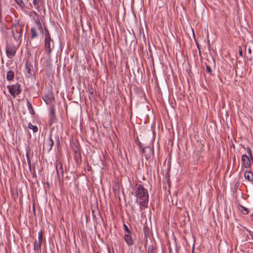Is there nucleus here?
I'll use <instances>...</instances> for the list:
<instances>
[{
    "label": "nucleus",
    "mask_w": 253,
    "mask_h": 253,
    "mask_svg": "<svg viewBox=\"0 0 253 253\" xmlns=\"http://www.w3.org/2000/svg\"><path fill=\"white\" fill-rule=\"evenodd\" d=\"M131 194L136 197L135 202L139 206L140 211L148 207L149 193L147 189L140 184H136L133 188Z\"/></svg>",
    "instance_id": "obj_1"
},
{
    "label": "nucleus",
    "mask_w": 253,
    "mask_h": 253,
    "mask_svg": "<svg viewBox=\"0 0 253 253\" xmlns=\"http://www.w3.org/2000/svg\"><path fill=\"white\" fill-rule=\"evenodd\" d=\"M23 27L24 25L20 24L18 22L12 24L11 26V32L13 38L16 41L20 40L22 36Z\"/></svg>",
    "instance_id": "obj_2"
},
{
    "label": "nucleus",
    "mask_w": 253,
    "mask_h": 253,
    "mask_svg": "<svg viewBox=\"0 0 253 253\" xmlns=\"http://www.w3.org/2000/svg\"><path fill=\"white\" fill-rule=\"evenodd\" d=\"M7 87L9 93L14 98L15 97L16 95L20 94L22 92L21 85L18 83L11 85H8Z\"/></svg>",
    "instance_id": "obj_3"
},
{
    "label": "nucleus",
    "mask_w": 253,
    "mask_h": 253,
    "mask_svg": "<svg viewBox=\"0 0 253 253\" xmlns=\"http://www.w3.org/2000/svg\"><path fill=\"white\" fill-rule=\"evenodd\" d=\"M44 46L45 52L50 56L54 47V42L51 38H44Z\"/></svg>",
    "instance_id": "obj_4"
},
{
    "label": "nucleus",
    "mask_w": 253,
    "mask_h": 253,
    "mask_svg": "<svg viewBox=\"0 0 253 253\" xmlns=\"http://www.w3.org/2000/svg\"><path fill=\"white\" fill-rule=\"evenodd\" d=\"M55 168L57 177L60 180L61 177L63 178L64 170L62 164L59 160H56L55 161Z\"/></svg>",
    "instance_id": "obj_5"
},
{
    "label": "nucleus",
    "mask_w": 253,
    "mask_h": 253,
    "mask_svg": "<svg viewBox=\"0 0 253 253\" xmlns=\"http://www.w3.org/2000/svg\"><path fill=\"white\" fill-rule=\"evenodd\" d=\"M17 47L14 45H8L6 46V54L8 58H13L16 52Z\"/></svg>",
    "instance_id": "obj_6"
},
{
    "label": "nucleus",
    "mask_w": 253,
    "mask_h": 253,
    "mask_svg": "<svg viewBox=\"0 0 253 253\" xmlns=\"http://www.w3.org/2000/svg\"><path fill=\"white\" fill-rule=\"evenodd\" d=\"M142 153L145 155L146 159L149 160L152 156L153 154V150L150 146H144L141 148Z\"/></svg>",
    "instance_id": "obj_7"
},
{
    "label": "nucleus",
    "mask_w": 253,
    "mask_h": 253,
    "mask_svg": "<svg viewBox=\"0 0 253 253\" xmlns=\"http://www.w3.org/2000/svg\"><path fill=\"white\" fill-rule=\"evenodd\" d=\"M72 149L74 153V159L77 162H78L79 161L81 160V154L78 145L74 143Z\"/></svg>",
    "instance_id": "obj_8"
},
{
    "label": "nucleus",
    "mask_w": 253,
    "mask_h": 253,
    "mask_svg": "<svg viewBox=\"0 0 253 253\" xmlns=\"http://www.w3.org/2000/svg\"><path fill=\"white\" fill-rule=\"evenodd\" d=\"M242 166L246 168H250L251 163L249 157L246 154H243L241 158Z\"/></svg>",
    "instance_id": "obj_9"
},
{
    "label": "nucleus",
    "mask_w": 253,
    "mask_h": 253,
    "mask_svg": "<svg viewBox=\"0 0 253 253\" xmlns=\"http://www.w3.org/2000/svg\"><path fill=\"white\" fill-rule=\"evenodd\" d=\"M42 99L46 104H50L54 101V97L52 92H48L43 96Z\"/></svg>",
    "instance_id": "obj_10"
},
{
    "label": "nucleus",
    "mask_w": 253,
    "mask_h": 253,
    "mask_svg": "<svg viewBox=\"0 0 253 253\" xmlns=\"http://www.w3.org/2000/svg\"><path fill=\"white\" fill-rule=\"evenodd\" d=\"M33 67L32 64L29 61H27L26 63V69L25 70L27 73V76L30 77L33 75Z\"/></svg>",
    "instance_id": "obj_11"
},
{
    "label": "nucleus",
    "mask_w": 253,
    "mask_h": 253,
    "mask_svg": "<svg viewBox=\"0 0 253 253\" xmlns=\"http://www.w3.org/2000/svg\"><path fill=\"white\" fill-rule=\"evenodd\" d=\"M132 235V234H125L124 235V240L128 246H131L134 244Z\"/></svg>",
    "instance_id": "obj_12"
},
{
    "label": "nucleus",
    "mask_w": 253,
    "mask_h": 253,
    "mask_svg": "<svg viewBox=\"0 0 253 253\" xmlns=\"http://www.w3.org/2000/svg\"><path fill=\"white\" fill-rule=\"evenodd\" d=\"M55 112H50L48 116L49 118V121L48 124L49 126H51L52 124H54L57 122V119Z\"/></svg>",
    "instance_id": "obj_13"
},
{
    "label": "nucleus",
    "mask_w": 253,
    "mask_h": 253,
    "mask_svg": "<svg viewBox=\"0 0 253 253\" xmlns=\"http://www.w3.org/2000/svg\"><path fill=\"white\" fill-rule=\"evenodd\" d=\"M42 243L37 242L36 240L34 243V250L35 253H41V246Z\"/></svg>",
    "instance_id": "obj_14"
},
{
    "label": "nucleus",
    "mask_w": 253,
    "mask_h": 253,
    "mask_svg": "<svg viewBox=\"0 0 253 253\" xmlns=\"http://www.w3.org/2000/svg\"><path fill=\"white\" fill-rule=\"evenodd\" d=\"M157 246L155 242L148 247L147 253H157Z\"/></svg>",
    "instance_id": "obj_15"
},
{
    "label": "nucleus",
    "mask_w": 253,
    "mask_h": 253,
    "mask_svg": "<svg viewBox=\"0 0 253 253\" xmlns=\"http://www.w3.org/2000/svg\"><path fill=\"white\" fill-rule=\"evenodd\" d=\"M244 177L250 181H253V173L251 170H246L244 173Z\"/></svg>",
    "instance_id": "obj_16"
},
{
    "label": "nucleus",
    "mask_w": 253,
    "mask_h": 253,
    "mask_svg": "<svg viewBox=\"0 0 253 253\" xmlns=\"http://www.w3.org/2000/svg\"><path fill=\"white\" fill-rule=\"evenodd\" d=\"M38 36V32L35 27H33L30 30V39H34Z\"/></svg>",
    "instance_id": "obj_17"
},
{
    "label": "nucleus",
    "mask_w": 253,
    "mask_h": 253,
    "mask_svg": "<svg viewBox=\"0 0 253 253\" xmlns=\"http://www.w3.org/2000/svg\"><path fill=\"white\" fill-rule=\"evenodd\" d=\"M238 208L241 213L244 215L248 214L249 212V210L248 209L240 204L239 205Z\"/></svg>",
    "instance_id": "obj_18"
},
{
    "label": "nucleus",
    "mask_w": 253,
    "mask_h": 253,
    "mask_svg": "<svg viewBox=\"0 0 253 253\" xmlns=\"http://www.w3.org/2000/svg\"><path fill=\"white\" fill-rule=\"evenodd\" d=\"M34 22H35L36 25L37 26L38 29L40 31V32L42 34H43V29L42 23H41V22L40 21V18L38 19V20L35 21Z\"/></svg>",
    "instance_id": "obj_19"
},
{
    "label": "nucleus",
    "mask_w": 253,
    "mask_h": 253,
    "mask_svg": "<svg viewBox=\"0 0 253 253\" xmlns=\"http://www.w3.org/2000/svg\"><path fill=\"white\" fill-rule=\"evenodd\" d=\"M6 79L7 81H12L14 78V73L12 70H9L6 74Z\"/></svg>",
    "instance_id": "obj_20"
},
{
    "label": "nucleus",
    "mask_w": 253,
    "mask_h": 253,
    "mask_svg": "<svg viewBox=\"0 0 253 253\" xmlns=\"http://www.w3.org/2000/svg\"><path fill=\"white\" fill-rule=\"evenodd\" d=\"M29 15L34 21L39 19L38 13L34 10L30 12Z\"/></svg>",
    "instance_id": "obj_21"
},
{
    "label": "nucleus",
    "mask_w": 253,
    "mask_h": 253,
    "mask_svg": "<svg viewBox=\"0 0 253 253\" xmlns=\"http://www.w3.org/2000/svg\"><path fill=\"white\" fill-rule=\"evenodd\" d=\"M36 6V8L39 11H41L43 7V4L42 1L41 0H39V2L36 3V5H34Z\"/></svg>",
    "instance_id": "obj_22"
},
{
    "label": "nucleus",
    "mask_w": 253,
    "mask_h": 253,
    "mask_svg": "<svg viewBox=\"0 0 253 253\" xmlns=\"http://www.w3.org/2000/svg\"><path fill=\"white\" fill-rule=\"evenodd\" d=\"M28 127L32 129L33 132L35 133L38 131V128L37 126L33 125L31 123L28 124Z\"/></svg>",
    "instance_id": "obj_23"
},
{
    "label": "nucleus",
    "mask_w": 253,
    "mask_h": 253,
    "mask_svg": "<svg viewBox=\"0 0 253 253\" xmlns=\"http://www.w3.org/2000/svg\"><path fill=\"white\" fill-rule=\"evenodd\" d=\"M16 3L18 5V6L23 9L25 7V4L23 0H14Z\"/></svg>",
    "instance_id": "obj_24"
},
{
    "label": "nucleus",
    "mask_w": 253,
    "mask_h": 253,
    "mask_svg": "<svg viewBox=\"0 0 253 253\" xmlns=\"http://www.w3.org/2000/svg\"><path fill=\"white\" fill-rule=\"evenodd\" d=\"M133 91L137 95H140L142 93V89L140 87L134 85L133 88Z\"/></svg>",
    "instance_id": "obj_25"
},
{
    "label": "nucleus",
    "mask_w": 253,
    "mask_h": 253,
    "mask_svg": "<svg viewBox=\"0 0 253 253\" xmlns=\"http://www.w3.org/2000/svg\"><path fill=\"white\" fill-rule=\"evenodd\" d=\"M26 158L28 157H33V153H32V154H31V149L30 146H28L26 147Z\"/></svg>",
    "instance_id": "obj_26"
},
{
    "label": "nucleus",
    "mask_w": 253,
    "mask_h": 253,
    "mask_svg": "<svg viewBox=\"0 0 253 253\" xmlns=\"http://www.w3.org/2000/svg\"><path fill=\"white\" fill-rule=\"evenodd\" d=\"M145 236H148L150 234V229L147 226H144L143 228Z\"/></svg>",
    "instance_id": "obj_27"
},
{
    "label": "nucleus",
    "mask_w": 253,
    "mask_h": 253,
    "mask_svg": "<svg viewBox=\"0 0 253 253\" xmlns=\"http://www.w3.org/2000/svg\"><path fill=\"white\" fill-rule=\"evenodd\" d=\"M44 38H51V36L50 35L49 32L47 28L46 27H44Z\"/></svg>",
    "instance_id": "obj_28"
},
{
    "label": "nucleus",
    "mask_w": 253,
    "mask_h": 253,
    "mask_svg": "<svg viewBox=\"0 0 253 253\" xmlns=\"http://www.w3.org/2000/svg\"><path fill=\"white\" fill-rule=\"evenodd\" d=\"M53 144H54V142L51 138V134H50L49 138V143H48V145L49 146V150H50L52 149Z\"/></svg>",
    "instance_id": "obj_29"
},
{
    "label": "nucleus",
    "mask_w": 253,
    "mask_h": 253,
    "mask_svg": "<svg viewBox=\"0 0 253 253\" xmlns=\"http://www.w3.org/2000/svg\"><path fill=\"white\" fill-rule=\"evenodd\" d=\"M135 143H136L137 145H138L139 146V147L140 148H142L144 146H145V144H143V143H142L140 141V140H139V139H138V137H137V138L135 139Z\"/></svg>",
    "instance_id": "obj_30"
},
{
    "label": "nucleus",
    "mask_w": 253,
    "mask_h": 253,
    "mask_svg": "<svg viewBox=\"0 0 253 253\" xmlns=\"http://www.w3.org/2000/svg\"><path fill=\"white\" fill-rule=\"evenodd\" d=\"M26 102L29 111H34L31 102L28 99H27Z\"/></svg>",
    "instance_id": "obj_31"
},
{
    "label": "nucleus",
    "mask_w": 253,
    "mask_h": 253,
    "mask_svg": "<svg viewBox=\"0 0 253 253\" xmlns=\"http://www.w3.org/2000/svg\"><path fill=\"white\" fill-rule=\"evenodd\" d=\"M124 228L126 233L125 234H132V232L129 229L128 227L125 224H124Z\"/></svg>",
    "instance_id": "obj_32"
},
{
    "label": "nucleus",
    "mask_w": 253,
    "mask_h": 253,
    "mask_svg": "<svg viewBox=\"0 0 253 253\" xmlns=\"http://www.w3.org/2000/svg\"><path fill=\"white\" fill-rule=\"evenodd\" d=\"M88 89L89 94L92 96H94V90L92 86L91 85L88 86Z\"/></svg>",
    "instance_id": "obj_33"
},
{
    "label": "nucleus",
    "mask_w": 253,
    "mask_h": 253,
    "mask_svg": "<svg viewBox=\"0 0 253 253\" xmlns=\"http://www.w3.org/2000/svg\"><path fill=\"white\" fill-rule=\"evenodd\" d=\"M37 242L42 243V231L38 232V240Z\"/></svg>",
    "instance_id": "obj_34"
},
{
    "label": "nucleus",
    "mask_w": 253,
    "mask_h": 253,
    "mask_svg": "<svg viewBox=\"0 0 253 253\" xmlns=\"http://www.w3.org/2000/svg\"><path fill=\"white\" fill-rule=\"evenodd\" d=\"M206 71L209 73L210 75H212V71H211V67L207 65L206 63Z\"/></svg>",
    "instance_id": "obj_35"
},
{
    "label": "nucleus",
    "mask_w": 253,
    "mask_h": 253,
    "mask_svg": "<svg viewBox=\"0 0 253 253\" xmlns=\"http://www.w3.org/2000/svg\"><path fill=\"white\" fill-rule=\"evenodd\" d=\"M31 158L32 157L27 158V163L28 164V166H29V169L30 170L31 169Z\"/></svg>",
    "instance_id": "obj_36"
},
{
    "label": "nucleus",
    "mask_w": 253,
    "mask_h": 253,
    "mask_svg": "<svg viewBox=\"0 0 253 253\" xmlns=\"http://www.w3.org/2000/svg\"><path fill=\"white\" fill-rule=\"evenodd\" d=\"M247 152H248V154L251 158L252 157V150H251V148L250 147H248L247 148Z\"/></svg>",
    "instance_id": "obj_37"
},
{
    "label": "nucleus",
    "mask_w": 253,
    "mask_h": 253,
    "mask_svg": "<svg viewBox=\"0 0 253 253\" xmlns=\"http://www.w3.org/2000/svg\"><path fill=\"white\" fill-rule=\"evenodd\" d=\"M246 231L248 232L249 235L251 236L252 239L253 240V232L248 229H246Z\"/></svg>",
    "instance_id": "obj_38"
},
{
    "label": "nucleus",
    "mask_w": 253,
    "mask_h": 253,
    "mask_svg": "<svg viewBox=\"0 0 253 253\" xmlns=\"http://www.w3.org/2000/svg\"><path fill=\"white\" fill-rule=\"evenodd\" d=\"M2 15V6H1V0H0V18Z\"/></svg>",
    "instance_id": "obj_39"
},
{
    "label": "nucleus",
    "mask_w": 253,
    "mask_h": 253,
    "mask_svg": "<svg viewBox=\"0 0 253 253\" xmlns=\"http://www.w3.org/2000/svg\"><path fill=\"white\" fill-rule=\"evenodd\" d=\"M29 43H30V45L33 48H36L38 46V44H32L31 42H30Z\"/></svg>",
    "instance_id": "obj_40"
},
{
    "label": "nucleus",
    "mask_w": 253,
    "mask_h": 253,
    "mask_svg": "<svg viewBox=\"0 0 253 253\" xmlns=\"http://www.w3.org/2000/svg\"><path fill=\"white\" fill-rule=\"evenodd\" d=\"M239 54L240 56H241L242 57L243 56L242 49L241 47H239Z\"/></svg>",
    "instance_id": "obj_41"
},
{
    "label": "nucleus",
    "mask_w": 253,
    "mask_h": 253,
    "mask_svg": "<svg viewBox=\"0 0 253 253\" xmlns=\"http://www.w3.org/2000/svg\"><path fill=\"white\" fill-rule=\"evenodd\" d=\"M196 46H197V48H198L199 54H201V50H200V44L196 41Z\"/></svg>",
    "instance_id": "obj_42"
},
{
    "label": "nucleus",
    "mask_w": 253,
    "mask_h": 253,
    "mask_svg": "<svg viewBox=\"0 0 253 253\" xmlns=\"http://www.w3.org/2000/svg\"><path fill=\"white\" fill-rule=\"evenodd\" d=\"M87 169L88 171H90L91 170V167L89 166L88 163L87 162Z\"/></svg>",
    "instance_id": "obj_43"
},
{
    "label": "nucleus",
    "mask_w": 253,
    "mask_h": 253,
    "mask_svg": "<svg viewBox=\"0 0 253 253\" xmlns=\"http://www.w3.org/2000/svg\"><path fill=\"white\" fill-rule=\"evenodd\" d=\"M39 2V0H33V3L34 5H36V3H37Z\"/></svg>",
    "instance_id": "obj_44"
},
{
    "label": "nucleus",
    "mask_w": 253,
    "mask_h": 253,
    "mask_svg": "<svg viewBox=\"0 0 253 253\" xmlns=\"http://www.w3.org/2000/svg\"><path fill=\"white\" fill-rule=\"evenodd\" d=\"M57 144L58 145H59V144H60V141H59V137H58V135L57 136Z\"/></svg>",
    "instance_id": "obj_45"
},
{
    "label": "nucleus",
    "mask_w": 253,
    "mask_h": 253,
    "mask_svg": "<svg viewBox=\"0 0 253 253\" xmlns=\"http://www.w3.org/2000/svg\"><path fill=\"white\" fill-rule=\"evenodd\" d=\"M108 252L109 253H112L110 249H109ZM112 253H115L113 249H112Z\"/></svg>",
    "instance_id": "obj_46"
},
{
    "label": "nucleus",
    "mask_w": 253,
    "mask_h": 253,
    "mask_svg": "<svg viewBox=\"0 0 253 253\" xmlns=\"http://www.w3.org/2000/svg\"><path fill=\"white\" fill-rule=\"evenodd\" d=\"M30 113L32 116H34L35 115V112H30Z\"/></svg>",
    "instance_id": "obj_47"
},
{
    "label": "nucleus",
    "mask_w": 253,
    "mask_h": 253,
    "mask_svg": "<svg viewBox=\"0 0 253 253\" xmlns=\"http://www.w3.org/2000/svg\"><path fill=\"white\" fill-rule=\"evenodd\" d=\"M251 220L253 221V213L251 215Z\"/></svg>",
    "instance_id": "obj_48"
},
{
    "label": "nucleus",
    "mask_w": 253,
    "mask_h": 253,
    "mask_svg": "<svg viewBox=\"0 0 253 253\" xmlns=\"http://www.w3.org/2000/svg\"><path fill=\"white\" fill-rule=\"evenodd\" d=\"M33 211H34V213H35L36 212V210H35V207L34 206V208H33Z\"/></svg>",
    "instance_id": "obj_49"
},
{
    "label": "nucleus",
    "mask_w": 253,
    "mask_h": 253,
    "mask_svg": "<svg viewBox=\"0 0 253 253\" xmlns=\"http://www.w3.org/2000/svg\"><path fill=\"white\" fill-rule=\"evenodd\" d=\"M248 51H249V53H251L252 50H251V49L250 48L248 49Z\"/></svg>",
    "instance_id": "obj_50"
},
{
    "label": "nucleus",
    "mask_w": 253,
    "mask_h": 253,
    "mask_svg": "<svg viewBox=\"0 0 253 253\" xmlns=\"http://www.w3.org/2000/svg\"><path fill=\"white\" fill-rule=\"evenodd\" d=\"M131 116H132V111H130V117H131Z\"/></svg>",
    "instance_id": "obj_51"
},
{
    "label": "nucleus",
    "mask_w": 253,
    "mask_h": 253,
    "mask_svg": "<svg viewBox=\"0 0 253 253\" xmlns=\"http://www.w3.org/2000/svg\"><path fill=\"white\" fill-rule=\"evenodd\" d=\"M53 107H51L50 108V111H53Z\"/></svg>",
    "instance_id": "obj_52"
},
{
    "label": "nucleus",
    "mask_w": 253,
    "mask_h": 253,
    "mask_svg": "<svg viewBox=\"0 0 253 253\" xmlns=\"http://www.w3.org/2000/svg\"><path fill=\"white\" fill-rule=\"evenodd\" d=\"M251 159L252 160V162H253V156L251 157Z\"/></svg>",
    "instance_id": "obj_53"
},
{
    "label": "nucleus",
    "mask_w": 253,
    "mask_h": 253,
    "mask_svg": "<svg viewBox=\"0 0 253 253\" xmlns=\"http://www.w3.org/2000/svg\"><path fill=\"white\" fill-rule=\"evenodd\" d=\"M212 61L214 62V63H215V61H214V60L213 59H212Z\"/></svg>",
    "instance_id": "obj_54"
}]
</instances>
